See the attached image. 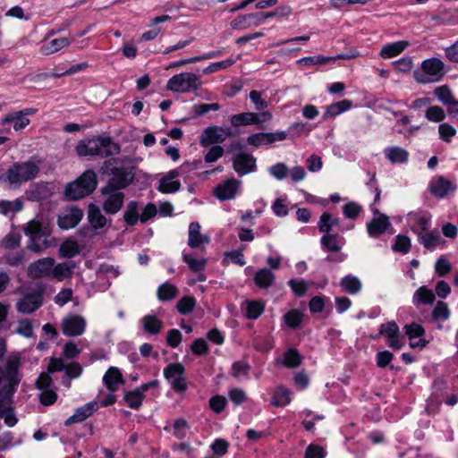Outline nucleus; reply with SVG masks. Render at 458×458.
I'll use <instances>...</instances> for the list:
<instances>
[{
  "instance_id": "1",
  "label": "nucleus",
  "mask_w": 458,
  "mask_h": 458,
  "mask_svg": "<svg viewBox=\"0 0 458 458\" xmlns=\"http://www.w3.org/2000/svg\"><path fill=\"white\" fill-rule=\"evenodd\" d=\"M19 366L20 358L13 355L7 360L4 368H0V384L4 383L1 392L3 396L0 400V418H4L5 424L9 427H13L17 423V419L11 409V403L15 387L20 382Z\"/></svg>"
},
{
  "instance_id": "2",
  "label": "nucleus",
  "mask_w": 458,
  "mask_h": 458,
  "mask_svg": "<svg viewBox=\"0 0 458 458\" xmlns=\"http://www.w3.org/2000/svg\"><path fill=\"white\" fill-rule=\"evenodd\" d=\"M75 149L80 157L91 156L105 158L120 154L121 146L109 135H97L79 141Z\"/></svg>"
},
{
  "instance_id": "3",
  "label": "nucleus",
  "mask_w": 458,
  "mask_h": 458,
  "mask_svg": "<svg viewBox=\"0 0 458 458\" xmlns=\"http://www.w3.org/2000/svg\"><path fill=\"white\" fill-rule=\"evenodd\" d=\"M30 252L42 253L54 245L51 237L52 226L47 217L40 216L30 219Z\"/></svg>"
},
{
  "instance_id": "4",
  "label": "nucleus",
  "mask_w": 458,
  "mask_h": 458,
  "mask_svg": "<svg viewBox=\"0 0 458 458\" xmlns=\"http://www.w3.org/2000/svg\"><path fill=\"white\" fill-rule=\"evenodd\" d=\"M98 177L94 170L89 169L82 173L75 181L69 182L64 195L69 200H78L91 194L97 188Z\"/></svg>"
},
{
  "instance_id": "5",
  "label": "nucleus",
  "mask_w": 458,
  "mask_h": 458,
  "mask_svg": "<svg viewBox=\"0 0 458 458\" xmlns=\"http://www.w3.org/2000/svg\"><path fill=\"white\" fill-rule=\"evenodd\" d=\"M445 74L444 62L437 57H431L422 61L420 70L413 72V78L418 83L427 84L441 81Z\"/></svg>"
},
{
  "instance_id": "6",
  "label": "nucleus",
  "mask_w": 458,
  "mask_h": 458,
  "mask_svg": "<svg viewBox=\"0 0 458 458\" xmlns=\"http://www.w3.org/2000/svg\"><path fill=\"white\" fill-rule=\"evenodd\" d=\"M200 87L199 77L193 72H182L170 78L166 88L177 93L195 92Z\"/></svg>"
},
{
  "instance_id": "7",
  "label": "nucleus",
  "mask_w": 458,
  "mask_h": 458,
  "mask_svg": "<svg viewBox=\"0 0 458 458\" xmlns=\"http://www.w3.org/2000/svg\"><path fill=\"white\" fill-rule=\"evenodd\" d=\"M27 181H29V162H15L0 174V182L6 184L9 189H17Z\"/></svg>"
},
{
  "instance_id": "8",
  "label": "nucleus",
  "mask_w": 458,
  "mask_h": 458,
  "mask_svg": "<svg viewBox=\"0 0 458 458\" xmlns=\"http://www.w3.org/2000/svg\"><path fill=\"white\" fill-rule=\"evenodd\" d=\"M135 174L132 166L114 167L111 170V177L107 181L106 190H123L127 188L134 180Z\"/></svg>"
},
{
  "instance_id": "9",
  "label": "nucleus",
  "mask_w": 458,
  "mask_h": 458,
  "mask_svg": "<svg viewBox=\"0 0 458 458\" xmlns=\"http://www.w3.org/2000/svg\"><path fill=\"white\" fill-rule=\"evenodd\" d=\"M379 335L386 338L387 345L394 350H400L404 345V336L401 334L395 321L381 324Z\"/></svg>"
},
{
  "instance_id": "10",
  "label": "nucleus",
  "mask_w": 458,
  "mask_h": 458,
  "mask_svg": "<svg viewBox=\"0 0 458 458\" xmlns=\"http://www.w3.org/2000/svg\"><path fill=\"white\" fill-rule=\"evenodd\" d=\"M89 67L88 63H80L77 64L72 65L68 70L65 72H63L61 73H51V72H44L37 74L30 78V81H32L38 89H47L51 88V84L49 83V81L51 79H56L64 75H71L74 74L80 71H83Z\"/></svg>"
},
{
  "instance_id": "11",
  "label": "nucleus",
  "mask_w": 458,
  "mask_h": 458,
  "mask_svg": "<svg viewBox=\"0 0 458 458\" xmlns=\"http://www.w3.org/2000/svg\"><path fill=\"white\" fill-rule=\"evenodd\" d=\"M101 193L106 196L102 205L104 211L109 215L118 213L123 205L124 193L113 188L106 190V186L101 189Z\"/></svg>"
},
{
  "instance_id": "12",
  "label": "nucleus",
  "mask_w": 458,
  "mask_h": 458,
  "mask_svg": "<svg viewBox=\"0 0 458 458\" xmlns=\"http://www.w3.org/2000/svg\"><path fill=\"white\" fill-rule=\"evenodd\" d=\"M85 328L86 320L81 315H69L61 322V330L65 336H80L84 333Z\"/></svg>"
},
{
  "instance_id": "13",
  "label": "nucleus",
  "mask_w": 458,
  "mask_h": 458,
  "mask_svg": "<svg viewBox=\"0 0 458 458\" xmlns=\"http://www.w3.org/2000/svg\"><path fill=\"white\" fill-rule=\"evenodd\" d=\"M232 162L233 170L240 176L255 172L257 169L256 158L252 155L245 152L235 154Z\"/></svg>"
},
{
  "instance_id": "14",
  "label": "nucleus",
  "mask_w": 458,
  "mask_h": 458,
  "mask_svg": "<svg viewBox=\"0 0 458 458\" xmlns=\"http://www.w3.org/2000/svg\"><path fill=\"white\" fill-rule=\"evenodd\" d=\"M83 210L76 206L66 208L59 215L57 224L61 229L68 230L74 228L82 219Z\"/></svg>"
},
{
  "instance_id": "15",
  "label": "nucleus",
  "mask_w": 458,
  "mask_h": 458,
  "mask_svg": "<svg viewBox=\"0 0 458 458\" xmlns=\"http://www.w3.org/2000/svg\"><path fill=\"white\" fill-rule=\"evenodd\" d=\"M232 135L230 129H224L219 126L208 127L200 136V144L208 147L211 144L222 143L227 137Z\"/></svg>"
},
{
  "instance_id": "16",
  "label": "nucleus",
  "mask_w": 458,
  "mask_h": 458,
  "mask_svg": "<svg viewBox=\"0 0 458 458\" xmlns=\"http://www.w3.org/2000/svg\"><path fill=\"white\" fill-rule=\"evenodd\" d=\"M409 223L411 230L417 234V236L424 233L429 230L431 221V215L427 212L420 213H409Z\"/></svg>"
},
{
  "instance_id": "17",
  "label": "nucleus",
  "mask_w": 458,
  "mask_h": 458,
  "mask_svg": "<svg viewBox=\"0 0 458 458\" xmlns=\"http://www.w3.org/2000/svg\"><path fill=\"white\" fill-rule=\"evenodd\" d=\"M429 191L437 198L442 199L449 192L454 191L456 186L444 176L439 175L434 178L429 183Z\"/></svg>"
},
{
  "instance_id": "18",
  "label": "nucleus",
  "mask_w": 458,
  "mask_h": 458,
  "mask_svg": "<svg viewBox=\"0 0 458 458\" xmlns=\"http://www.w3.org/2000/svg\"><path fill=\"white\" fill-rule=\"evenodd\" d=\"M99 408L96 401L89 402L75 410V412L70 416L64 422L65 426H71L74 423L84 421L90 417Z\"/></svg>"
},
{
  "instance_id": "19",
  "label": "nucleus",
  "mask_w": 458,
  "mask_h": 458,
  "mask_svg": "<svg viewBox=\"0 0 458 458\" xmlns=\"http://www.w3.org/2000/svg\"><path fill=\"white\" fill-rule=\"evenodd\" d=\"M240 182L235 178L228 179L215 188L214 195L219 200L232 199L235 197Z\"/></svg>"
},
{
  "instance_id": "20",
  "label": "nucleus",
  "mask_w": 458,
  "mask_h": 458,
  "mask_svg": "<svg viewBox=\"0 0 458 458\" xmlns=\"http://www.w3.org/2000/svg\"><path fill=\"white\" fill-rule=\"evenodd\" d=\"M54 265L55 259L53 258H44L30 263V276L37 278L51 277Z\"/></svg>"
},
{
  "instance_id": "21",
  "label": "nucleus",
  "mask_w": 458,
  "mask_h": 458,
  "mask_svg": "<svg viewBox=\"0 0 458 458\" xmlns=\"http://www.w3.org/2000/svg\"><path fill=\"white\" fill-rule=\"evenodd\" d=\"M390 226L391 223L388 216L386 215H380L379 216L373 217L367 223L368 234L372 238H378Z\"/></svg>"
},
{
  "instance_id": "22",
  "label": "nucleus",
  "mask_w": 458,
  "mask_h": 458,
  "mask_svg": "<svg viewBox=\"0 0 458 458\" xmlns=\"http://www.w3.org/2000/svg\"><path fill=\"white\" fill-rule=\"evenodd\" d=\"M210 242L208 235L200 233V225L199 222H191L189 225V239L188 245L191 248H200L201 245H206Z\"/></svg>"
},
{
  "instance_id": "23",
  "label": "nucleus",
  "mask_w": 458,
  "mask_h": 458,
  "mask_svg": "<svg viewBox=\"0 0 458 458\" xmlns=\"http://www.w3.org/2000/svg\"><path fill=\"white\" fill-rule=\"evenodd\" d=\"M29 114V109H23L21 111H15L9 113L2 118V125L13 123L15 131L24 129L29 124V118L26 116Z\"/></svg>"
},
{
  "instance_id": "24",
  "label": "nucleus",
  "mask_w": 458,
  "mask_h": 458,
  "mask_svg": "<svg viewBox=\"0 0 458 458\" xmlns=\"http://www.w3.org/2000/svg\"><path fill=\"white\" fill-rule=\"evenodd\" d=\"M103 382L109 391L114 392L120 385L123 384L124 380L118 368L110 367L103 377Z\"/></svg>"
},
{
  "instance_id": "25",
  "label": "nucleus",
  "mask_w": 458,
  "mask_h": 458,
  "mask_svg": "<svg viewBox=\"0 0 458 458\" xmlns=\"http://www.w3.org/2000/svg\"><path fill=\"white\" fill-rule=\"evenodd\" d=\"M46 292L47 286L42 283H35L33 285L30 284V314L42 306Z\"/></svg>"
},
{
  "instance_id": "26",
  "label": "nucleus",
  "mask_w": 458,
  "mask_h": 458,
  "mask_svg": "<svg viewBox=\"0 0 458 458\" xmlns=\"http://www.w3.org/2000/svg\"><path fill=\"white\" fill-rule=\"evenodd\" d=\"M72 41V39L67 37L54 38L48 42L44 43L40 48V52L46 55L55 54L59 50L69 47Z\"/></svg>"
},
{
  "instance_id": "27",
  "label": "nucleus",
  "mask_w": 458,
  "mask_h": 458,
  "mask_svg": "<svg viewBox=\"0 0 458 458\" xmlns=\"http://www.w3.org/2000/svg\"><path fill=\"white\" fill-rule=\"evenodd\" d=\"M302 360V355L296 348H289L284 352L283 360L278 363L288 369H295L301 364Z\"/></svg>"
},
{
  "instance_id": "28",
  "label": "nucleus",
  "mask_w": 458,
  "mask_h": 458,
  "mask_svg": "<svg viewBox=\"0 0 458 458\" xmlns=\"http://www.w3.org/2000/svg\"><path fill=\"white\" fill-rule=\"evenodd\" d=\"M88 220L94 230L102 229L107 222L100 208L95 204L89 206Z\"/></svg>"
},
{
  "instance_id": "29",
  "label": "nucleus",
  "mask_w": 458,
  "mask_h": 458,
  "mask_svg": "<svg viewBox=\"0 0 458 458\" xmlns=\"http://www.w3.org/2000/svg\"><path fill=\"white\" fill-rule=\"evenodd\" d=\"M352 106V101L344 99L342 101L335 102L327 107L326 112L323 114V120L335 117L342 113L349 110Z\"/></svg>"
},
{
  "instance_id": "30",
  "label": "nucleus",
  "mask_w": 458,
  "mask_h": 458,
  "mask_svg": "<svg viewBox=\"0 0 458 458\" xmlns=\"http://www.w3.org/2000/svg\"><path fill=\"white\" fill-rule=\"evenodd\" d=\"M386 157L393 164H405L409 153L401 147H388L384 150Z\"/></svg>"
},
{
  "instance_id": "31",
  "label": "nucleus",
  "mask_w": 458,
  "mask_h": 458,
  "mask_svg": "<svg viewBox=\"0 0 458 458\" xmlns=\"http://www.w3.org/2000/svg\"><path fill=\"white\" fill-rule=\"evenodd\" d=\"M275 275L268 268L259 269L254 276L255 284L261 289L269 288L275 282Z\"/></svg>"
},
{
  "instance_id": "32",
  "label": "nucleus",
  "mask_w": 458,
  "mask_h": 458,
  "mask_svg": "<svg viewBox=\"0 0 458 458\" xmlns=\"http://www.w3.org/2000/svg\"><path fill=\"white\" fill-rule=\"evenodd\" d=\"M408 46L409 42L405 40L387 44L381 48L380 56L384 59L392 58L401 54Z\"/></svg>"
},
{
  "instance_id": "33",
  "label": "nucleus",
  "mask_w": 458,
  "mask_h": 458,
  "mask_svg": "<svg viewBox=\"0 0 458 458\" xmlns=\"http://www.w3.org/2000/svg\"><path fill=\"white\" fill-rule=\"evenodd\" d=\"M434 301V293L426 286L418 288L412 297V302L415 306L432 304Z\"/></svg>"
},
{
  "instance_id": "34",
  "label": "nucleus",
  "mask_w": 458,
  "mask_h": 458,
  "mask_svg": "<svg viewBox=\"0 0 458 458\" xmlns=\"http://www.w3.org/2000/svg\"><path fill=\"white\" fill-rule=\"evenodd\" d=\"M292 400V392L284 386H279L271 400V404L276 407H284L290 403Z\"/></svg>"
},
{
  "instance_id": "35",
  "label": "nucleus",
  "mask_w": 458,
  "mask_h": 458,
  "mask_svg": "<svg viewBox=\"0 0 458 458\" xmlns=\"http://www.w3.org/2000/svg\"><path fill=\"white\" fill-rule=\"evenodd\" d=\"M140 321L144 331L150 335H157L163 327L162 321L155 315H146Z\"/></svg>"
},
{
  "instance_id": "36",
  "label": "nucleus",
  "mask_w": 458,
  "mask_h": 458,
  "mask_svg": "<svg viewBox=\"0 0 458 458\" xmlns=\"http://www.w3.org/2000/svg\"><path fill=\"white\" fill-rule=\"evenodd\" d=\"M265 310V304L261 301H246L244 316L248 319H257Z\"/></svg>"
},
{
  "instance_id": "37",
  "label": "nucleus",
  "mask_w": 458,
  "mask_h": 458,
  "mask_svg": "<svg viewBox=\"0 0 458 458\" xmlns=\"http://www.w3.org/2000/svg\"><path fill=\"white\" fill-rule=\"evenodd\" d=\"M340 285L344 292L349 294H356L361 289L360 279L352 275L345 276L341 279Z\"/></svg>"
},
{
  "instance_id": "38",
  "label": "nucleus",
  "mask_w": 458,
  "mask_h": 458,
  "mask_svg": "<svg viewBox=\"0 0 458 458\" xmlns=\"http://www.w3.org/2000/svg\"><path fill=\"white\" fill-rule=\"evenodd\" d=\"M441 237L437 231L425 232L418 236V242L428 250H434L440 242Z\"/></svg>"
},
{
  "instance_id": "39",
  "label": "nucleus",
  "mask_w": 458,
  "mask_h": 458,
  "mask_svg": "<svg viewBox=\"0 0 458 458\" xmlns=\"http://www.w3.org/2000/svg\"><path fill=\"white\" fill-rule=\"evenodd\" d=\"M50 170V165L44 158L38 156L30 157V180L34 179L38 173L47 174Z\"/></svg>"
},
{
  "instance_id": "40",
  "label": "nucleus",
  "mask_w": 458,
  "mask_h": 458,
  "mask_svg": "<svg viewBox=\"0 0 458 458\" xmlns=\"http://www.w3.org/2000/svg\"><path fill=\"white\" fill-rule=\"evenodd\" d=\"M338 233H325L320 239V244L324 250L338 252L342 247L338 242Z\"/></svg>"
},
{
  "instance_id": "41",
  "label": "nucleus",
  "mask_w": 458,
  "mask_h": 458,
  "mask_svg": "<svg viewBox=\"0 0 458 458\" xmlns=\"http://www.w3.org/2000/svg\"><path fill=\"white\" fill-rule=\"evenodd\" d=\"M51 195L52 191L47 182L37 183L33 188H30V200L38 201L47 199Z\"/></svg>"
},
{
  "instance_id": "42",
  "label": "nucleus",
  "mask_w": 458,
  "mask_h": 458,
  "mask_svg": "<svg viewBox=\"0 0 458 458\" xmlns=\"http://www.w3.org/2000/svg\"><path fill=\"white\" fill-rule=\"evenodd\" d=\"M163 373L165 378L171 382L185 374V367L180 362H172L164 369Z\"/></svg>"
},
{
  "instance_id": "43",
  "label": "nucleus",
  "mask_w": 458,
  "mask_h": 458,
  "mask_svg": "<svg viewBox=\"0 0 458 458\" xmlns=\"http://www.w3.org/2000/svg\"><path fill=\"white\" fill-rule=\"evenodd\" d=\"M339 225V219L334 218L333 216L328 212H324L318 222V227L319 232L325 233H330L333 226Z\"/></svg>"
},
{
  "instance_id": "44",
  "label": "nucleus",
  "mask_w": 458,
  "mask_h": 458,
  "mask_svg": "<svg viewBox=\"0 0 458 458\" xmlns=\"http://www.w3.org/2000/svg\"><path fill=\"white\" fill-rule=\"evenodd\" d=\"M157 298L162 301H167L174 299L178 293L177 287L169 283L165 282L162 284L157 289Z\"/></svg>"
},
{
  "instance_id": "45",
  "label": "nucleus",
  "mask_w": 458,
  "mask_h": 458,
  "mask_svg": "<svg viewBox=\"0 0 458 458\" xmlns=\"http://www.w3.org/2000/svg\"><path fill=\"white\" fill-rule=\"evenodd\" d=\"M140 214L138 212V202L131 200L127 204V208L123 213V219L127 225L133 226L140 221Z\"/></svg>"
},
{
  "instance_id": "46",
  "label": "nucleus",
  "mask_w": 458,
  "mask_h": 458,
  "mask_svg": "<svg viewBox=\"0 0 458 458\" xmlns=\"http://www.w3.org/2000/svg\"><path fill=\"white\" fill-rule=\"evenodd\" d=\"M256 113L244 112L237 114H233L231 117V123L234 127L256 124Z\"/></svg>"
},
{
  "instance_id": "47",
  "label": "nucleus",
  "mask_w": 458,
  "mask_h": 458,
  "mask_svg": "<svg viewBox=\"0 0 458 458\" xmlns=\"http://www.w3.org/2000/svg\"><path fill=\"white\" fill-rule=\"evenodd\" d=\"M145 394H140L138 391H127L123 394V401L128 407L133 410H139L144 401Z\"/></svg>"
},
{
  "instance_id": "48",
  "label": "nucleus",
  "mask_w": 458,
  "mask_h": 458,
  "mask_svg": "<svg viewBox=\"0 0 458 458\" xmlns=\"http://www.w3.org/2000/svg\"><path fill=\"white\" fill-rule=\"evenodd\" d=\"M201 164L200 160H194L193 162H184L179 169H174L168 172V174L165 176L169 180H173L178 177L182 174L188 173L192 170L199 169V165Z\"/></svg>"
},
{
  "instance_id": "49",
  "label": "nucleus",
  "mask_w": 458,
  "mask_h": 458,
  "mask_svg": "<svg viewBox=\"0 0 458 458\" xmlns=\"http://www.w3.org/2000/svg\"><path fill=\"white\" fill-rule=\"evenodd\" d=\"M434 94L444 105H456L457 100L453 97L452 91L447 85L439 86L435 89Z\"/></svg>"
},
{
  "instance_id": "50",
  "label": "nucleus",
  "mask_w": 458,
  "mask_h": 458,
  "mask_svg": "<svg viewBox=\"0 0 458 458\" xmlns=\"http://www.w3.org/2000/svg\"><path fill=\"white\" fill-rule=\"evenodd\" d=\"M59 252L63 258H73L80 253L79 245L75 241L66 240L61 244Z\"/></svg>"
},
{
  "instance_id": "51",
  "label": "nucleus",
  "mask_w": 458,
  "mask_h": 458,
  "mask_svg": "<svg viewBox=\"0 0 458 458\" xmlns=\"http://www.w3.org/2000/svg\"><path fill=\"white\" fill-rule=\"evenodd\" d=\"M21 239V235L20 233V229L13 228L11 232L5 235V237L2 241V246L4 249L13 250L20 246V242Z\"/></svg>"
},
{
  "instance_id": "52",
  "label": "nucleus",
  "mask_w": 458,
  "mask_h": 458,
  "mask_svg": "<svg viewBox=\"0 0 458 458\" xmlns=\"http://www.w3.org/2000/svg\"><path fill=\"white\" fill-rule=\"evenodd\" d=\"M182 260L188 265L189 268L195 273L201 272L207 265L206 259H195L191 254L182 253Z\"/></svg>"
},
{
  "instance_id": "53",
  "label": "nucleus",
  "mask_w": 458,
  "mask_h": 458,
  "mask_svg": "<svg viewBox=\"0 0 458 458\" xmlns=\"http://www.w3.org/2000/svg\"><path fill=\"white\" fill-rule=\"evenodd\" d=\"M302 313L298 310H291L284 315V323L290 328H298L302 322Z\"/></svg>"
},
{
  "instance_id": "54",
  "label": "nucleus",
  "mask_w": 458,
  "mask_h": 458,
  "mask_svg": "<svg viewBox=\"0 0 458 458\" xmlns=\"http://www.w3.org/2000/svg\"><path fill=\"white\" fill-rule=\"evenodd\" d=\"M181 188L179 181L169 180L166 177H163L159 180L157 190L163 193H174Z\"/></svg>"
},
{
  "instance_id": "55",
  "label": "nucleus",
  "mask_w": 458,
  "mask_h": 458,
  "mask_svg": "<svg viewBox=\"0 0 458 458\" xmlns=\"http://www.w3.org/2000/svg\"><path fill=\"white\" fill-rule=\"evenodd\" d=\"M425 117L429 122L440 123L445 119V113L441 106H432L425 111Z\"/></svg>"
},
{
  "instance_id": "56",
  "label": "nucleus",
  "mask_w": 458,
  "mask_h": 458,
  "mask_svg": "<svg viewBox=\"0 0 458 458\" xmlns=\"http://www.w3.org/2000/svg\"><path fill=\"white\" fill-rule=\"evenodd\" d=\"M395 252L407 254L411 250V240L408 236L398 234L395 236V242L392 247Z\"/></svg>"
},
{
  "instance_id": "57",
  "label": "nucleus",
  "mask_w": 458,
  "mask_h": 458,
  "mask_svg": "<svg viewBox=\"0 0 458 458\" xmlns=\"http://www.w3.org/2000/svg\"><path fill=\"white\" fill-rule=\"evenodd\" d=\"M196 301L194 297L192 296H184L179 301L177 302L176 308L180 314L182 315H187L190 314L194 307H195Z\"/></svg>"
},
{
  "instance_id": "58",
  "label": "nucleus",
  "mask_w": 458,
  "mask_h": 458,
  "mask_svg": "<svg viewBox=\"0 0 458 458\" xmlns=\"http://www.w3.org/2000/svg\"><path fill=\"white\" fill-rule=\"evenodd\" d=\"M250 366L248 362L243 360L234 361L232 365V376L235 378H240L241 376L249 377V371Z\"/></svg>"
},
{
  "instance_id": "59",
  "label": "nucleus",
  "mask_w": 458,
  "mask_h": 458,
  "mask_svg": "<svg viewBox=\"0 0 458 458\" xmlns=\"http://www.w3.org/2000/svg\"><path fill=\"white\" fill-rule=\"evenodd\" d=\"M242 250H233L231 251H227L225 253V259L222 261V264L224 266H226L228 262L226 261V259H229L233 263L237 264L241 267H243L246 262L244 260V255L242 253Z\"/></svg>"
},
{
  "instance_id": "60",
  "label": "nucleus",
  "mask_w": 458,
  "mask_h": 458,
  "mask_svg": "<svg viewBox=\"0 0 458 458\" xmlns=\"http://www.w3.org/2000/svg\"><path fill=\"white\" fill-rule=\"evenodd\" d=\"M234 63H235V60L232 59V58H228L226 60H223L220 62L212 63L203 70V73L210 74V73L221 71V70L227 69L230 66H232Z\"/></svg>"
},
{
  "instance_id": "61",
  "label": "nucleus",
  "mask_w": 458,
  "mask_h": 458,
  "mask_svg": "<svg viewBox=\"0 0 458 458\" xmlns=\"http://www.w3.org/2000/svg\"><path fill=\"white\" fill-rule=\"evenodd\" d=\"M362 211V207L354 201H350L343 207V213L346 218L355 219Z\"/></svg>"
},
{
  "instance_id": "62",
  "label": "nucleus",
  "mask_w": 458,
  "mask_h": 458,
  "mask_svg": "<svg viewBox=\"0 0 458 458\" xmlns=\"http://www.w3.org/2000/svg\"><path fill=\"white\" fill-rule=\"evenodd\" d=\"M247 143L255 148H259L262 145H269L267 132H258L250 135L247 140Z\"/></svg>"
},
{
  "instance_id": "63",
  "label": "nucleus",
  "mask_w": 458,
  "mask_h": 458,
  "mask_svg": "<svg viewBox=\"0 0 458 458\" xmlns=\"http://www.w3.org/2000/svg\"><path fill=\"white\" fill-rule=\"evenodd\" d=\"M173 428H174V436L176 438L182 440L187 435V430L189 428V425H188V422L184 419L179 418L174 420Z\"/></svg>"
},
{
  "instance_id": "64",
  "label": "nucleus",
  "mask_w": 458,
  "mask_h": 458,
  "mask_svg": "<svg viewBox=\"0 0 458 458\" xmlns=\"http://www.w3.org/2000/svg\"><path fill=\"white\" fill-rule=\"evenodd\" d=\"M450 316L447 304L438 301L432 310V317L435 320H446Z\"/></svg>"
}]
</instances>
